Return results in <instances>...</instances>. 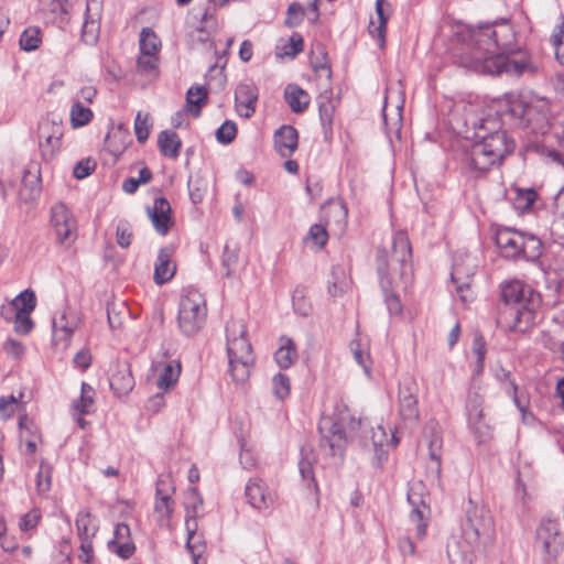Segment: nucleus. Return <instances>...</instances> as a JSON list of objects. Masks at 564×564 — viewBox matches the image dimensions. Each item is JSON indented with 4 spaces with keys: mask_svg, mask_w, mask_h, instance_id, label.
<instances>
[{
    "mask_svg": "<svg viewBox=\"0 0 564 564\" xmlns=\"http://www.w3.org/2000/svg\"><path fill=\"white\" fill-rule=\"evenodd\" d=\"M514 37L513 28L507 21L471 28L457 63L488 75L534 76L541 68L539 61L525 50L513 48Z\"/></svg>",
    "mask_w": 564,
    "mask_h": 564,
    "instance_id": "nucleus-1",
    "label": "nucleus"
},
{
    "mask_svg": "<svg viewBox=\"0 0 564 564\" xmlns=\"http://www.w3.org/2000/svg\"><path fill=\"white\" fill-rule=\"evenodd\" d=\"M500 297L503 304L498 308L497 324L501 328L525 333L538 323L542 296L533 286L520 279L503 281Z\"/></svg>",
    "mask_w": 564,
    "mask_h": 564,
    "instance_id": "nucleus-2",
    "label": "nucleus"
},
{
    "mask_svg": "<svg viewBox=\"0 0 564 564\" xmlns=\"http://www.w3.org/2000/svg\"><path fill=\"white\" fill-rule=\"evenodd\" d=\"M473 126L475 141L465 154V165L477 173H485L510 154L514 143L497 118H482Z\"/></svg>",
    "mask_w": 564,
    "mask_h": 564,
    "instance_id": "nucleus-3",
    "label": "nucleus"
},
{
    "mask_svg": "<svg viewBox=\"0 0 564 564\" xmlns=\"http://www.w3.org/2000/svg\"><path fill=\"white\" fill-rule=\"evenodd\" d=\"M226 350L232 380L237 383L246 382L254 366L256 357L242 319L231 318L227 322Z\"/></svg>",
    "mask_w": 564,
    "mask_h": 564,
    "instance_id": "nucleus-4",
    "label": "nucleus"
},
{
    "mask_svg": "<svg viewBox=\"0 0 564 564\" xmlns=\"http://www.w3.org/2000/svg\"><path fill=\"white\" fill-rule=\"evenodd\" d=\"M549 106L543 101H527L521 97L508 100L506 116L512 123L533 134H545L549 130Z\"/></svg>",
    "mask_w": 564,
    "mask_h": 564,
    "instance_id": "nucleus-5",
    "label": "nucleus"
},
{
    "mask_svg": "<svg viewBox=\"0 0 564 564\" xmlns=\"http://www.w3.org/2000/svg\"><path fill=\"white\" fill-rule=\"evenodd\" d=\"M364 422L361 419H355L350 415L349 410L344 406L338 416L332 422L328 433L323 434V427L319 426L322 432L321 445L328 447L333 456L343 457L347 442L357 436V432L362 427Z\"/></svg>",
    "mask_w": 564,
    "mask_h": 564,
    "instance_id": "nucleus-6",
    "label": "nucleus"
},
{
    "mask_svg": "<svg viewBox=\"0 0 564 564\" xmlns=\"http://www.w3.org/2000/svg\"><path fill=\"white\" fill-rule=\"evenodd\" d=\"M207 307L206 301L197 290H188L180 302L178 327L181 332L191 336L199 332L206 321Z\"/></svg>",
    "mask_w": 564,
    "mask_h": 564,
    "instance_id": "nucleus-7",
    "label": "nucleus"
},
{
    "mask_svg": "<svg viewBox=\"0 0 564 564\" xmlns=\"http://www.w3.org/2000/svg\"><path fill=\"white\" fill-rule=\"evenodd\" d=\"M50 223L59 246L69 248L76 241L78 236L77 220L64 203L57 202L51 207Z\"/></svg>",
    "mask_w": 564,
    "mask_h": 564,
    "instance_id": "nucleus-8",
    "label": "nucleus"
},
{
    "mask_svg": "<svg viewBox=\"0 0 564 564\" xmlns=\"http://www.w3.org/2000/svg\"><path fill=\"white\" fill-rule=\"evenodd\" d=\"M425 488L421 481L414 482L408 490V501L412 507L410 519L416 529H426L429 525V517L431 513L426 502Z\"/></svg>",
    "mask_w": 564,
    "mask_h": 564,
    "instance_id": "nucleus-9",
    "label": "nucleus"
},
{
    "mask_svg": "<svg viewBox=\"0 0 564 564\" xmlns=\"http://www.w3.org/2000/svg\"><path fill=\"white\" fill-rule=\"evenodd\" d=\"M39 147L44 160H51L59 149L63 126L53 120H43L39 124Z\"/></svg>",
    "mask_w": 564,
    "mask_h": 564,
    "instance_id": "nucleus-10",
    "label": "nucleus"
},
{
    "mask_svg": "<svg viewBox=\"0 0 564 564\" xmlns=\"http://www.w3.org/2000/svg\"><path fill=\"white\" fill-rule=\"evenodd\" d=\"M259 89L251 80L241 82L235 91V106L239 116L250 118L257 108Z\"/></svg>",
    "mask_w": 564,
    "mask_h": 564,
    "instance_id": "nucleus-11",
    "label": "nucleus"
},
{
    "mask_svg": "<svg viewBox=\"0 0 564 564\" xmlns=\"http://www.w3.org/2000/svg\"><path fill=\"white\" fill-rule=\"evenodd\" d=\"M248 502L258 510H264L271 507L275 499L272 491L261 478H251L245 488Z\"/></svg>",
    "mask_w": 564,
    "mask_h": 564,
    "instance_id": "nucleus-12",
    "label": "nucleus"
},
{
    "mask_svg": "<svg viewBox=\"0 0 564 564\" xmlns=\"http://www.w3.org/2000/svg\"><path fill=\"white\" fill-rule=\"evenodd\" d=\"M171 213V205L165 197L155 198L153 206L147 207V214L155 231L161 236H165L173 225Z\"/></svg>",
    "mask_w": 564,
    "mask_h": 564,
    "instance_id": "nucleus-13",
    "label": "nucleus"
},
{
    "mask_svg": "<svg viewBox=\"0 0 564 564\" xmlns=\"http://www.w3.org/2000/svg\"><path fill=\"white\" fill-rule=\"evenodd\" d=\"M495 242L501 257L508 260H519L522 232L510 228H500L496 232Z\"/></svg>",
    "mask_w": 564,
    "mask_h": 564,
    "instance_id": "nucleus-14",
    "label": "nucleus"
},
{
    "mask_svg": "<svg viewBox=\"0 0 564 564\" xmlns=\"http://www.w3.org/2000/svg\"><path fill=\"white\" fill-rule=\"evenodd\" d=\"M77 326L78 319L75 315L66 310L57 313L52 322L53 341L56 345L62 343L63 347L66 348Z\"/></svg>",
    "mask_w": 564,
    "mask_h": 564,
    "instance_id": "nucleus-15",
    "label": "nucleus"
},
{
    "mask_svg": "<svg viewBox=\"0 0 564 564\" xmlns=\"http://www.w3.org/2000/svg\"><path fill=\"white\" fill-rule=\"evenodd\" d=\"M390 258L392 264L399 265L401 275L411 268L412 248L406 232L397 231L393 235Z\"/></svg>",
    "mask_w": 564,
    "mask_h": 564,
    "instance_id": "nucleus-16",
    "label": "nucleus"
},
{
    "mask_svg": "<svg viewBox=\"0 0 564 564\" xmlns=\"http://www.w3.org/2000/svg\"><path fill=\"white\" fill-rule=\"evenodd\" d=\"M482 404L484 400L478 393L468 395L466 403L468 423L479 434V443L489 434V426L484 422Z\"/></svg>",
    "mask_w": 564,
    "mask_h": 564,
    "instance_id": "nucleus-17",
    "label": "nucleus"
},
{
    "mask_svg": "<svg viewBox=\"0 0 564 564\" xmlns=\"http://www.w3.org/2000/svg\"><path fill=\"white\" fill-rule=\"evenodd\" d=\"M299 145L297 130L289 124L280 127L274 133V148L283 158H290Z\"/></svg>",
    "mask_w": 564,
    "mask_h": 564,
    "instance_id": "nucleus-18",
    "label": "nucleus"
},
{
    "mask_svg": "<svg viewBox=\"0 0 564 564\" xmlns=\"http://www.w3.org/2000/svg\"><path fill=\"white\" fill-rule=\"evenodd\" d=\"M173 253V247H164L159 250L154 265V281L159 285L166 283L175 274L176 265L172 261Z\"/></svg>",
    "mask_w": 564,
    "mask_h": 564,
    "instance_id": "nucleus-19",
    "label": "nucleus"
},
{
    "mask_svg": "<svg viewBox=\"0 0 564 564\" xmlns=\"http://www.w3.org/2000/svg\"><path fill=\"white\" fill-rule=\"evenodd\" d=\"M41 193V175L36 164L29 165L23 174L20 198L24 202L34 200Z\"/></svg>",
    "mask_w": 564,
    "mask_h": 564,
    "instance_id": "nucleus-20",
    "label": "nucleus"
},
{
    "mask_svg": "<svg viewBox=\"0 0 564 564\" xmlns=\"http://www.w3.org/2000/svg\"><path fill=\"white\" fill-rule=\"evenodd\" d=\"M163 481L156 485V499L154 505V514L158 518L160 527H171L170 517L173 512L174 501L171 494L162 488Z\"/></svg>",
    "mask_w": 564,
    "mask_h": 564,
    "instance_id": "nucleus-21",
    "label": "nucleus"
},
{
    "mask_svg": "<svg viewBox=\"0 0 564 564\" xmlns=\"http://www.w3.org/2000/svg\"><path fill=\"white\" fill-rule=\"evenodd\" d=\"M184 506L186 529H197V519L200 518L203 511V499L195 488L187 491Z\"/></svg>",
    "mask_w": 564,
    "mask_h": 564,
    "instance_id": "nucleus-22",
    "label": "nucleus"
},
{
    "mask_svg": "<svg viewBox=\"0 0 564 564\" xmlns=\"http://www.w3.org/2000/svg\"><path fill=\"white\" fill-rule=\"evenodd\" d=\"M154 367L156 370H160L159 377L156 379V386L159 389L169 390L177 382L181 373L180 361L170 360L164 364L156 362Z\"/></svg>",
    "mask_w": 564,
    "mask_h": 564,
    "instance_id": "nucleus-23",
    "label": "nucleus"
},
{
    "mask_svg": "<svg viewBox=\"0 0 564 564\" xmlns=\"http://www.w3.org/2000/svg\"><path fill=\"white\" fill-rule=\"evenodd\" d=\"M110 388L119 395H127L134 387V379L127 365L118 367L110 377Z\"/></svg>",
    "mask_w": 564,
    "mask_h": 564,
    "instance_id": "nucleus-24",
    "label": "nucleus"
},
{
    "mask_svg": "<svg viewBox=\"0 0 564 564\" xmlns=\"http://www.w3.org/2000/svg\"><path fill=\"white\" fill-rule=\"evenodd\" d=\"M70 3L68 0H52L46 12V21L64 29L70 21Z\"/></svg>",
    "mask_w": 564,
    "mask_h": 564,
    "instance_id": "nucleus-25",
    "label": "nucleus"
},
{
    "mask_svg": "<svg viewBox=\"0 0 564 564\" xmlns=\"http://www.w3.org/2000/svg\"><path fill=\"white\" fill-rule=\"evenodd\" d=\"M399 403V412L403 420L416 421L419 419L417 398L410 387L400 389Z\"/></svg>",
    "mask_w": 564,
    "mask_h": 564,
    "instance_id": "nucleus-26",
    "label": "nucleus"
},
{
    "mask_svg": "<svg viewBox=\"0 0 564 564\" xmlns=\"http://www.w3.org/2000/svg\"><path fill=\"white\" fill-rule=\"evenodd\" d=\"M186 547L192 554L194 564H206L207 543L203 531H187Z\"/></svg>",
    "mask_w": 564,
    "mask_h": 564,
    "instance_id": "nucleus-27",
    "label": "nucleus"
},
{
    "mask_svg": "<svg viewBox=\"0 0 564 564\" xmlns=\"http://www.w3.org/2000/svg\"><path fill=\"white\" fill-rule=\"evenodd\" d=\"M284 98L295 113L304 112L311 101L310 95L297 85H288L284 89Z\"/></svg>",
    "mask_w": 564,
    "mask_h": 564,
    "instance_id": "nucleus-28",
    "label": "nucleus"
},
{
    "mask_svg": "<svg viewBox=\"0 0 564 564\" xmlns=\"http://www.w3.org/2000/svg\"><path fill=\"white\" fill-rule=\"evenodd\" d=\"M280 347L274 354V359L281 369L290 368L299 358L296 345L293 339L282 336Z\"/></svg>",
    "mask_w": 564,
    "mask_h": 564,
    "instance_id": "nucleus-29",
    "label": "nucleus"
},
{
    "mask_svg": "<svg viewBox=\"0 0 564 564\" xmlns=\"http://www.w3.org/2000/svg\"><path fill=\"white\" fill-rule=\"evenodd\" d=\"M158 145L162 155L176 159L180 155L182 141L176 132L163 130L159 134Z\"/></svg>",
    "mask_w": 564,
    "mask_h": 564,
    "instance_id": "nucleus-30",
    "label": "nucleus"
},
{
    "mask_svg": "<svg viewBox=\"0 0 564 564\" xmlns=\"http://www.w3.org/2000/svg\"><path fill=\"white\" fill-rule=\"evenodd\" d=\"M463 267L457 262L453 265V271L451 273L452 281L456 284V293L459 299L466 303L469 300L470 290H469V279L475 274V265L466 271L465 280L463 279Z\"/></svg>",
    "mask_w": 564,
    "mask_h": 564,
    "instance_id": "nucleus-31",
    "label": "nucleus"
},
{
    "mask_svg": "<svg viewBox=\"0 0 564 564\" xmlns=\"http://www.w3.org/2000/svg\"><path fill=\"white\" fill-rule=\"evenodd\" d=\"M384 7H390V4L386 2V0L376 1V13L378 17V24H376L371 20L369 25V33L373 37H377L381 44L384 42L387 22L389 20V13L386 12Z\"/></svg>",
    "mask_w": 564,
    "mask_h": 564,
    "instance_id": "nucleus-32",
    "label": "nucleus"
},
{
    "mask_svg": "<svg viewBox=\"0 0 564 564\" xmlns=\"http://www.w3.org/2000/svg\"><path fill=\"white\" fill-rule=\"evenodd\" d=\"M542 254V242L533 235L522 234L519 259L535 261Z\"/></svg>",
    "mask_w": 564,
    "mask_h": 564,
    "instance_id": "nucleus-33",
    "label": "nucleus"
},
{
    "mask_svg": "<svg viewBox=\"0 0 564 564\" xmlns=\"http://www.w3.org/2000/svg\"><path fill=\"white\" fill-rule=\"evenodd\" d=\"M159 54H140L137 59V70L150 79L159 77Z\"/></svg>",
    "mask_w": 564,
    "mask_h": 564,
    "instance_id": "nucleus-34",
    "label": "nucleus"
},
{
    "mask_svg": "<svg viewBox=\"0 0 564 564\" xmlns=\"http://www.w3.org/2000/svg\"><path fill=\"white\" fill-rule=\"evenodd\" d=\"M207 90L204 87L189 88L186 93V110L195 118L200 116L202 106L207 100Z\"/></svg>",
    "mask_w": 564,
    "mask_h": 564,
    "instance_id": "nucleus-35",
    "label": "nucleus"
},
{
    "mask_svg": "<svg viewBox=\"0 0 564 564\" xmlns=\"http://www.w3.org/2000/svg\"><path fill=\"white\" fill-rule=\"evenodd\" d=\"M467 522L470 529H488L492 525V518L485 507H473L467 510Z\"/></svg>",
    "mask_w": 564,
    "mask_h": 564,
    "instance_id": "nucleus-36",
    "label": "nucleus"
},
{
    "mask_svg": "<svg viewBox=\"0 0 564 564\" xmlns=\"http://www.w3.org/2000/svg\"><path fill=\"white\" fill-rule=\"evenodd\" d=\"M304 50V40L300 33H293L289 41L282 45L276 46L278 57H290L294 58L296 55L302 53Z\"/></svg>",
    "mask_w": 564,
    "mask_h": 564,
    "instance_id": "nucleus-37",
    "label": "nucleus"
},
{
    "mask_svg": "<svg viewBox=\"0 0 564 564\" xmlns=\"http://www.w3.org/2000/svg\"><path fill=\"white\" fill-rule=\"evenodd\" d=\"M302 458L299 462V470L302 479L307 482V488L318 491V487L314 477L312 460L310 459L311 449L301 448Z\"/></svg>",
    "mask_w": 564,
    "mask_h": 564,
    "instance_id": "nucleus-38",
    "label": "nucleus"
},
{
    "mask_svg": "<svg viewBox=\"0 0 564 564\" xmlns=\"http://www.w3.org/2000/svg\"><path fill=\"white\" fill-rule=\"evenodd\" d=\"M15 314H31L36 306V297L32 290H24L17 295L11 302Z\"/></svg>",
    "mask_w": 564,
    "mask_h": 564,
    "instance_id": "nucleus-39",
    "label": "nucleus"
},
{
    "mask_svg": "<svg viewBox=\"0 0 564 564\" xmlns=\"http://www.w3.org/2000/svg\"><path fill=\"white\" fill-rule=\"evenodd\" d=\"M140 54H159L161 41L150 28L142 29L139 41Z\"/></svg>",
    "mask_w": 564,
    "mask_h": 564,
    "instance_id": "nucleus-40",
    "label": "nucleus"
},
{
    "mask_svg": "<svg viewBox=\"0 0 564 564\" xmlns=\"http://www.w3.org/2000/svg\"><path fill=\"white\" fill-rule=\"evenodd\" d=\"M94 388L90 384L83 382L80 389V397L73 403L74 410L82 415L88 414L90 412V408L94 404Z\"/></svg>",
    "mask_w": 564,
    "mask_h": 564,
    "instance_id": "nucleus-41",
    "label": "nucleus"
},
{
    "mask_svg": "<svg viewBox=\"0 0 564 564\" xmlns=\"http://www.w3.org/2000/svg\"><path fill=\"white\" fill-rule=\"evenodd\" d=\"M115 538L109 542L111 549L113 552L122 557V558H129L132 556L135 546L131 541H122L124 539V534H129L130 531H113Z\"/></svg>",
    "mask_w": 564,
    "mask_h": 564,
    "instance_id": "nucleus-42",
    "label": "nucleus"
},
{
    "mask_svg": "<svg viewBox=\"0 0 564 564\" xmlns=\"http://www.w3.org/2000/svg\"><path fill=\"white\" fill-rule=\"evenodd\" d=\"M317 102L319 119L325 132L327 130H332L335 107L330 98L327 96H319Z\"/></svg>",
    "mask_w": 564,
    "mask_h": 564,
    "instance_id": "nucleus-43",
    "label": "nucleus"
},
{
    "mask_svg": "<svg viewBox=\"0 0 564 564\" xmlns=\"http://www.w3.org/2000/svg\"><path fill=\"white\" fill-rule=\"evenodd\" d=\"M93 117L94 113L88 107L74 101L70 108V121L73 127L77 128L86 126L91 121Z\"/></svg>",
    "mask_w": 564,
    "mask_h": 564,
    "instance_id": "nucleus-44",
    "label": "nucleus"
},
{
    "mask_svg": "<svg viewBox=\"0 0 564 564\" xmlns=\"http://www.w3.org/2000/svg\"><path fill=\"white\" fill-rule=\"evenodd\" d=\"M41 42V32L37 28H28L20 36V47L25 52L39 48Z\"/></svg>",
    "mask_w": 564,
    "mask_h": 564,
    "instance_id": "nucleus-45",
    "label": "nucleus"
},
{
    "mask_svg": "<svg viewBox=\"0 0 564 564\" xmlns=\"http://www.w3.org/2000/svg\"><path fill=\"white\" fill-rule=\"evenodd\" d=\"M133 238L132 225L127 219H120L116 227V241L126 249L130 247Z\"/></svg>",
    "mask_w": 564,
    "mask_h": 564,
    "instance_id": "nucleus-46",
    "label": "nucleus"
},
{
    "mask_svg": "<svg viewBox=\"0 0 564 564\" xmlns=\"http://www.w3.org/2000/svg\"><path fill=\"white\" fill-rule=\"evenodd\" d=\"M306 243H312L314 247L322 249L325 247L328 240V234L326 228L321 224H314L311 226L307 236L305 237Z\"/></svg>",
    "mask_w": 564,
    "mask_h": 564,
    "instance_id": "nucleus-47",
    "label": "nucleus"
},
{
    "mask_svg": "<svg viewBox=\"0 0 564 564\" xmlns=\"http://www.w3.org/2000/svg\"><path fill=\"white\" fill-rule=\"evenodd\" d=\"M272 391L279 400H284L291 391L290 378L284 373H276L272 378Z\"/></svg>",
    "mask_w": 564,
    "mask_h": 564,
    "instance_id": "nucleus-48",
    "label": "nucleus"
},
{
    "mask_svg": "<svg viewBox=\"0 0 564 564\" xmlns=\"http://www.w3.org/2000/svg\"><path fill=\"white\" fill-rule=\"evenodd\" d=\"M99 36V22L90 19L88 15L85 17V21L82 30V39L86 44H95Z\"/></svg>",
    "mask_w": 564,
    "mask_h": 564,
    "instance_id": "nucleus-49",
    "label": "nucleus"
},
{
    "mask_svg": "<svg viewBox=\"0 0 564 564\" xmlns=\"http://www.w3.org/2000/svg\"><path fill=\"white\" fill-rule=\"evenodd\" d=\"M332 274L335 280L329 283L328 293L334 297L340 296L347 291L349 283L344 276V271L341 269L333 270Z\"/></svg>",
    "mask_w": 564,
    "mask_h": 564,
    "instance_id": "nucleus-50",
    "label": "nucleus"
},
{
    "mask_svg": "<svg viewBox=\"0 0 564 564\" xmlns=\"http://www.w3.org/2000/svg\"><path fill=\"white\" fill-rule=\"evenodd\" d=\"M52 467L41 463L36 475V489L39 494H45L51 489Z\"/></svg>",
    "mask_w": 564,
    "mask_h": 564,
    "instance_id": "nucleus-51",
    "label": "nucleus"
},
{
    "mask_svg": "<svg viewBox=\"0 0 564 564\" xmlns=\"http://www.w3.org/2000/svg\"><path fill=\"white\" fill-rule=\"evenodd\" d=\"M237 135V126L230 120H226L216 131V139L219 143L229 144Z\"/></svg>",
    "mask_w": 564,
    "mask_h": 564,
    "instance_id": "nucleus-52",
    "label": "nucleus"
},
{
    "mask_svg": "<svg viewBox=\"0 0 564 564\" xmlns=\"http://www.w3.org/2000/svg\"><path fill=\"white\" fill-rule=\"evenodd\" d=\"M545 536L538 535L539 540H542L544 551L549 554H555L558 552L562 544L561 534L558 531H545Z\"/></svg>",
    "mask_w": 564,
    "mask_h": 564,
    "instance_id": "nucleus-53",
    "label": "nucleus"
},
{
    "mask_svg": "<svg viewBox=\"0 0 564 564\" xmlns=\"http://www.w3.org/2000/svg\"><path fill=\"white\" fill-rule=\"evenodd\" d=\"M134 132L138 142L144 143L148 140L150 133V123L148 115H142L141 112H138L134 120Z\"/></svg>",
    "mask_w": 564,
    "mask_h": 564,
    "instance_id": "nucleus-54",
    "label": "nucleus"
},
{
    "mask_svg": "<svg viewBox=\"0 0 564 564\" xmlns=\"http://www.w3.org/2000/svg\"><path fill=\"white\" fill-rule=\"evenodd\" d=\"M473 352L477 358L476 372L480 373L484 369L485 355H486V343L481 335L476 334L473 341Z\"/></svg>",
    "mask_w": 564,
    "mask_h": 564,
    "instance_id": "nucleus-55",
    "label": "nucleus"
},
{
    "mask_svg": "<svg viewBox=\"0 0 564 564\" xmlns=\"http://www.w3.org/2000/svg\"><path fill=\"white\" fill-rule=\"evenodd\" d=\"M304 18V8L300 3H291L288 8L285 24L289 28L297 26Z\"/></svg>",
    "mask_w": 564,
    "mask_h": 564,
    "instance_id": "nucleus-56",
    "label": "nucleus"
},
{
    "mask_svg": "<svg viewBox=\"0 0 564 564\" xmlns=\"http://www.w3.org/2000/svg\"><path fill=\"white\" fill-rule=\"evenodd\" d=\"M95 169L96 162L93 159L87 158L76 163V165L74 166L73 174L76 178L83 180L90 175L95 171Z\"/></svg>",
    "mask_w": 564,
    "mask_h": 564,
    "instance_id": "nucleus-57",
    "label": "nucleus"
},
{
    "mask_svg": "<svg viewBox=\"0 0 564 564\" xmlns=\"http://www.w3.org/2000/svg\"><path fill=\"white\" fill-rule=\"evenodd\" d=\"M128 308L122 305L121 310L116 311L115 306H108L107 308V317L108 324L111 329L120 328L123 322V317L127 315Z\"/></svg>",
    "mask_w": 564,
    "mask_h": 564,
    "instance_id": "nucleus-58",
    "label": "nucleus"
},
{
    "mask_svg": "<svg viewBox=\"0 0 564 564\" xmlns=\"http://www.w3.org/2000/svg\"><path fill=\"white\" fill-rule=\"evenodd\" d=\"M14 323V330L19 334L26 335L29 334L34 323L32 318L30 317V314H15V317L13 318Z\"/></svg>",
    "mask_w": 564,
    "mask_h": 564,
    "instance_id": "nucleus-59",
    "label": "nucleus"
},
{
    "mask_svg": "<svg viewBox=\"0 0 564 564\" xmlns=\"http://www.w3.org/2000/svg\"><path fill=\"white\" fill-rule=\"evenodd\" d=\"M317 50L321 54V58L315 61L313 57L311 58V64L315 73L322 74L326 73V76L329 78L332 76L330 66L327 63L326 53L322 45L317 46Z\"/></svg>",
    "mask_w": 564,
    "mask_h": 564,
    "instance_id": "nucleus-60",
    "label": "nucleus"
},
{
    "mask_svg": "<svg viewBox=\"0 0 564 564\" xmlns=\"http://www.w3.org/2000/svg\"><path fill=\"white\" fill-rule=\"evenodd\" d=\"M539 344H541L544 348L551 350V351H558L560 352V346L561 343H558L555 337L547 330H542L539 334V337L536 339Z\"/></svg>",
    "mask_w": 564,
    "mask_h": 564,
    "instance_id": "nucleus-61",
    "label": "nucleus"
},
{
    "mask_svg": "<svg viewBox=\"0 0 564 564\" xmlns=\"http://www.w3.org/2000/svg\"><path fill=\"white\" fill-rule=\"evenodd\" d=\"M538 198V194L534 189H521L518 193L517 202L520 204V207L523 209H529Z\"/></svg>",
    "mask_w": 564,
    "mask_h": 564,
    "instance_id": "nucleus-62",
    "label": "nucleus"
},
{
    "mask_svg": "<svg viewBox=\"0 0 564 564\" xmlns=\"http://www.w3.org/2000/svg\"><path fill=\"white\" fill-rule=\"evenodd\" d=\"M41 519V513L39 510L33 509L30 512L25 513L19 523V529H34L39 525Z\"/></svg>",
    "mask_w": 564,
    "mask_h": 564,
    "instance_id": "nucleus-63",
    "label": "nucleus"
},
{
    "mask_svg": "<svg viewBox=\"0 0 564 564\" xmlns=\"http://www.w3.org/2000/svg\"><path fill=\"white\" fill-rule=\"evenodd\" d=\"M238 261V251L236 248H231L229 245H226L224 248L223 254V265L227 268L226 275L230 274V269L236 265Z\"/></svg>",
    "mask_w": 564,
    "mask_h": 564,
    "instance_id": "nucleus-64",
    "label": "nucleus"
}]
</instances>
